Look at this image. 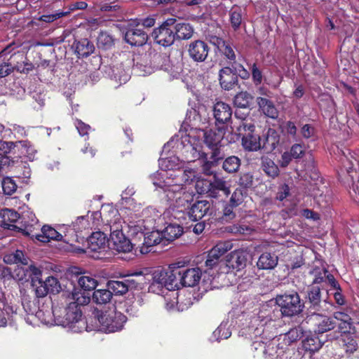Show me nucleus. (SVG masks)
I'll use <instances>...</instances> for the list:
<instances>
[{
  "label": "nucleus",
  "instance_id": "nucleus-40",
  "mask_svg": "<svg viewBox=\"0 0 359 359\" xmlns=\"http://www.w3.org/2000/svg\"><path fill=\"white\" fill-rule=\"evenodd\" d=\"M242 9L238 6H233L229 11V19L231 27L234 30H237L242 22Z\"/></svg>",
  "mask_w": 359,
  "mask_h": 359
},
{
  "label": "nucleus",
  "instance_id": "nucleus-49",
  "mask_svg": "<svg viewBox=\"0 0 359 359\" xmlns=\"http://www.w3.org/2000/svg\"><path fill=\"white\" fill-rule=\"evenodd\" d=\"M19 147H21V153L27 156L30 161L35 158L36 150L33 147L31 143L28 141H19L18 142Z\"/></svg>",
  "mask_w": 359,
  "mask_h": 359
},
{
  "label": "nucleus",
  "instance_id": "nucleus-46",
  "mask_svg": "<svg viewBox=\"0 0 359 359\" xmlns=\"http://www.w3.org/2000/svg\"><path fill=\"white\" fill-rule=\"evenodd\" d=\"M231 335V332L227 323H222L213 332V337L217 341L222 339H226Z\"/></svg>",
  "mask_w": 359,
  "mask_h": 359
},
{
  "label": "nucleus",
  "instance_id": "nucleus-29",
  "mask_svg": "<svg viewBox=\"0 0 359 359\" xmlns=\"http://www.w3.org/2000/svg\"><path fill=\"white\" fill-rule=\"evenodd\" d=\"M256 100L259 109L266 116L271 118H276L278 117V110L272 101L262 97H257Z\"/></svg>",
  "mask_w": 359,
  "mask_h": 359
},
{
  "label": "nucleus",
  "instance_id": "nucleus-7",
  "mask_svg": "<svg viewBox=\"0 0 359 359\" xmlns=\"http://www.w3.org/2000/svg\"><path fill=\"white\" fill-rule=\"evenodd\" d=\"M233 244L231 241H225L217 243L214 247L212 248L208 252L206 260L205 262V266L208 269H213L219 266L221 271V267L224 262H222L221 257L228 251L231 250Z\"/></svg>",
  "mask_w": 359,
  "mask_h": 359
},
{
  "label": "nucleus",
  "instance_id": "nucleus-52",
  "mask_svg": "<svg viewBox=\"0 0 359 359\" xmlns=\"http://www.w3.org/2000/svg\"><path fill=\"white\" fill-rule=\"evenodd\" d=\"M339 332L341 333L340 337L343 334H351L355 333V327L353 326L352 319L349 320H344L342 322H337Z\"/></svg>",
  "mask_w": 359,
  "mask_h": 359
},
{
  "label": "nucleus",
  "instance_id": "nucleus-35",
  "mask_svg": "<svg viewBox=\"0 0 359 359\" xmlns=\"http://www.w3.org/2000/svg\"><path fill=\"white\" fill-rule=\"evenodd\" d=\"M262 168L263 171L272 178L279 175V168L273 160L267 156H262L261 158Z\"/></svg>",
  "mask_w": 359,
  "mask_h": 359
},
{
  "label": "nucleus",
  "instance_id": "nucleus-8",
  "mask_svg": "<svg viewBox=\"0 0 359 359\" xmlns=\"http://www.w3.org/2000/svg\"><path fill=\"white\" fill-rule=\"evenodd\" d=\"M176 19L169 18L158 27L155 28L151 34L155 42L164 47L172 45L175 41L172 26Z\"/></svg>",
  "mask_w": 359,
  "mask_h": 359
},
{
  "label": "nucleus",
  "instance_id": "nucleus-27",
  "mask_svg": "<svg viewBox=\"0 0 359 359\" xmlns=\"http://www.w3.org/2000/svg\"><path fill=\"white\" fill-rule=\"evenodd\" d=\"M75 53L79 57H86L92 54L95 50V46L92 42L87 39H82L79 41H75L73 43Z\"/></svg>",
  "mask_w": 359,
  "mask_h": 359
},
{
  "label": "nucleus",
  "instance_id": "nucleus-28",
  "mask_svg": "<svg viewBox=\"0 0 359 359\" xmlns=\"http://www.w3.org/2000/svg\"><path fill=\"white\" fill-rule=\"evenodd\" d=\"M129 70V69H126L122 65L113 66L109 68V75L111 79L120 84L126 83L130 77Z\"/></svg>",
  "mask_w": 359,
  "mask_h": 359
},
{
  "label": "nucleus",
  "instance_id": "nucleus-23",
  "mask_svg": "<svg viewBox=\"0 0 359 359\" xmlns=\"http://www.w3.org/2000/svg\"><path fill=\"white\" fill-rule=\"evenodd\" d=\"M279 141L280 136L278 132L273 128H269L266 134L263 135L262 148L264 149L268 152H271L276 148Z\"/></svg>",
  "mask_w": 359,
  "mask_h": 359
},
{
  "label": "nucleus",
  "instance_id": "nucleus-18",
  "mask_svg": "<svg viewBox=\"0 0 359 359\" xmlns=\"http://www.w3.org/2000/svg\"><path fill=\"white\" fill-rule=\"evenodd\" d=\"M213 115L216 123L224 124L228 123L232 116V109L226 103L217 102L213 107Z\"/></svg>",
  "mask_w": 359,
  "mask_h": 359
},
{
  "label": "nucleus",
  "instance_id": "nucleus-33",
  "mask_svg": "<svg viewBox=\"0 0 359 359\" xmlns=\"http://www.w3.org/2000/svg\"><path fill=\"white\" fill-rule=\"evenodd\" d=\"M161 232L165 242L172 241L183 233V228L177 224H170Z\"/></svg>",
  "mask_w": 359,
  "mask_h": 359
},
{
  "label": "nucleus",
  "instance_id": "nucleus-13",
  "mask_svg": "<svg viewBox=\"0 0 359 359\" xmlns=\"http://www.w3.org/2000/svg\"><path fill=\"white\" fill-rule=\"evenodd\" d=\"M36 285V294L43 297L48 293H58L61 287L58 280L53 276H48L45 281L39 280Z\"/></svg>",
  "mask_w": 359,
  "mask_h": 359
},
{
  "label": "nucleus",
  "instance_id": "nucleus-38",
  "mask_svg": "<svg viewBox=\"0 0 359 359\" xmlns=\"http://www.w3.org/2000/svg\"><path fill=\"white\" fill-rule=\"evenodd\" d=\"M196 172L192 169H185L182 171L178 170L177 175H174V177H169L174 179V184L189 183L191 182L195 177Z\"/></svg>",
  "mask_w": 359,
  "mask_h": 359
},
{
  "label": "nucleus",
  "instance_id": "nucleus-44",
  "mask_svg": "<svg viewBox=\"0 0 359 359\" xmlns=\"http://www.w3.org/2000/svg\"><path fill=\"white\" fill-rule=\"evenodd\" d=\"M339 341L341 346L345 348L346 352L353 353L358 349V344L356 340L351 336V334H343L340 337Z\"/></svg>",
  "mask_w": 359,
  "mask_h": 359
},
{
  "label": "nucleus",
  "instance_id": "nucleus-12",
  "mask_svg": "<svg viewBox=\"0 0 359 359\" xmlns=\"http://www.w3.org/2000/svg\"><path fill=\"white\" fill-rule=\"evenodd\" d=\"M140 25V23L138 22L136 27L130 26L125 33V41L133 46H142L148 40V34L138 27Z\"/></svg>",
  "mask_w": 359,
  "mask_h": 359
},
{
  "label": "nucleus",
  "instance_id": "nucleus-48",
  "mask_svg": "<svg viewBox=\"0 0 359 359\" xmlns=\"http://www.w3.org/2000/svg\"><path fill=\"white\" fill-rule=\"evenodd\" d=\"M97 44L99 48L109 49L114 46V39L108 33L102 32L97 37Z\"/></svg>",
  "mask_w": 359,
  "mask_h": 359
},
{
  "label": "nucleus",
  "instance_id": "nucleus-45",
  "mask_svg": "<svg viewBox=\"0 0 359 359\" xmlns=\"http://www.w3.org/2000/svg\"><path fill=\"white\" fill-rule=\"evenodd\" d=\"M224 145L219 144L216 147H212L208 148L210 151L206 153L208 156L209 155V158L212 160L213 162L218 163L220 160H222L225 156L224 151Z\"/></svg>",
  "mask_w": 359,
  "mask_h": 359
},
{
  "label": "nucleus",
  "instance_id": "nucleus-47",
  "mask_svg": "<svg viewBox=\"0 0 359 359\" xmlns=\"http://www.w3.org/2000/svg\"><path fill=\"white\" fill-rule=\"evenodd\" d=\"M78 284L84 290H93L97 287V281L90 276H82L79 278Z\"/></svg>",
  "mask_w": 359,
  "mask_h": 359
},
{
  "label": "nucleus",
  "instance_id": "nucleus-15",
  "mask_svg": "<svg viewBox=\"0 0 359 359\" xmlns=\"http://www.w3.org/2000/svg\"><path fill=\"white\" fill-rule=\"evenodd\" d=\"M179 159L177 157L171 156L169 158H160L158 160L159 167L162 170V172H157L154 174L151 178L152 182H154V176L156 175H160L158 177L156 178V180L158 179L161 180H166L167 177H174L172 174H170V177L168 176L167 170H175L180 168L179 166Z\"/></svg>",
  "mask_w": 359,
  "mask_h": 359
},
{
  "label": "nucleus",
  "instance_id": "nucleus-55",
  "mask_svg": "<svg viewBox=\"0 0 359 359\" xmlns=\"http://www.w3.org/2000/svg\"><path fill=\"white\" fill-rule=\"evenodd\" d=\"M299 355L293 350H280L276 357L273 359H298Z\"/></svg>",
  "mask_w": 359,
  "mask_h": 359
},
{
  "label": "nucleus",
  "instance_id": "nucleus-11",
  "mask_svg": "<svg viewBox=\"0 0 359 359\" xmlns=\"http://www.w3.org/2000/svg\"><path fill=\"white\" fill-rule=\"evenodd\" d=\"M187 51L189 56L194 62H201L206 60L210 48L205 41L196 40L189 43Z\"/></svg>",
  "mask_w": 359,
  "mask_h": 359
},
{
  "label": "nucleus",
  "instance_id": "nucleus-60",
  "mask_svg": "<svg viewBox=\"0 0 359 359\" xmlns=\"http://www.w3.org/2000/svg\"><path fill=\"white\" fill-rule=\"evenodd\" d=\"M252 76L254 83L257 86L259 85L262 81V73L257 67V65L254 63L252 66Z\"/></svg>",
  "mask_w": 359,
  "mask_h": 359
},
{
  "label": "nucleus",
  "instance_id": "nucleus-57",
  "mask_svg": "<svg viewBox=\"0 0 359 359\" xmlns=\"http://www.w3.org/2000/svg\"><path fill=\"white\" fill-rule=\"evenodd\" d=\"M203 161V163L202 165V170L204 174L207 175H211L212 174V168L215 166L217 163L213 162L212 160L208 159V157L207 156V158H201Z\"/></svg>",
  "mask_w": 359,
  "mask_h": 359
},
{
  "label": "nucleus",
  "instance_id": "nucleus-21",
  "mask_svg": "<svg viewBox=\"0 0 359 359\" xmlns=\"http://www.w3.org/2000/svg\"><path fill=\"white\" fill-rule=\"evenodd\" d=\"M88 249L92 252H97L104 249L108 240L106 235L101 231L93 232L88 238Z\"/></svg>",
  "mask_w": 359,
  "mask_h": 359
},
{
  "label": "nucleus",
  "instance_id": "nucleus-3",
  "mask_svg": "<svg viewBox=\"0 0 359 359\" xmlns=\"http://www.w3.org/2000/svg\"><path fill=\"white\" fill-rule=\"evenodd\" d=\"M180 278V268L179 267L156 271L153 274L149 291L159 293L163 287L170 291L178 290L181 287Z\"/></svg>",
  "mask_w": 359,
  "mask_h": 359
},
{
  "label": "nucleus",
  "instance_id": "nucleus-25",
  "mask_svg": "<svg viewBox=\"0 0 359 359\" xmlns=\"http://www.w3.org/2000/svg\"><path fill=\"white\" fill-rule=\"evenodd\" d=\"M242 145L245 150L256 151L262 148V139L253 133H245L242 137Z\"/></svg>",
  "mask_w": 359,
  "mask_h": 359
},
{
  "label": "nucleus",
  "instance_id": "nucleus-32",
  "mask_svg": "<svg viewBox=\"0 0 359 359\" xmlns=\"http://www.w3.org/2000/svg\"><path fill=\"white\" fill-rule=\"evenodd\" d=\"M277 264L278 257L269 252L262 254L257 263L258 268L262 269H272Z\"/></svg>",
  "mask_w": 359,
  "mask_h": 359
},
{
  "label": "nucleus",
  "instance_id": "nucleus-14",
  "mask_svg": "<svg viewBox=\"0 0 359 359\" xmlns=\"http://www.w3.org/2000/svg\"><path fill=\"white\" fill-rule=\"evenodd\" d=\"M107 287L111 291V294L121 296L125 294L129 289L136 287L133 279L110 280L107 283Z\"/></svg>",
  "mask_w": 359,
  "mask_h": 359
},
{
  "label": "nucleus",
  "instance_id": "nucleus-4",
  "mask_svg": "<svg viewBox=\"0 0 359 359\" xmlns=\"http://www.w3.org/2000/svg\"><path fill=\"white\" fill-rule=\"evenodd\" d=\"M93 314L99 322L100 329L105 332H115L122 330L127 320L126 316L117 311L114 306L104 310L96 309Z\"/></svg>",
  "mask_w": 359,
  "mask_h": 359
},
{
  "label": "nucleus",
  "instance_id": "nucleus-51",
  "mask_svg": "<svg viewBox=\"0 0 359 359\" xmlns=\"http://www.w3.org/2000/svg\"><path fill=\"white\" fill-rule=\"evenodd\" d=\"M247 194L245 189L243 188H237L235 189L230 198V203L232 206H238L243 201Z\"/></svg>",
  "mask_w": 359,
  "mask_h": 359
},
{
  "label": "nucleus",
  "instance_id": "nucleus-58",
  "mask_svg": "<svg viewBox=\"0 0 359 359\" xmlns=\"http://www.w3.org/2000/svg\"><path fill=\"white\" fill-rule=\"evenodd\" d=\"M15 147H19L18 142L15 143L13 142H0V151L4 155L10 153Z\"/></svg>",
  "mask_w": 359,
  "mask_h": 359
},
{
  "label": "nucleus",
  "instance_id": "nucleus-10",
  "mask_svg": "<svg viewBox=\"0 0 359 359\" xmlns=\"http://www.w3.org/2000/svg\"><path fill=\"white\" fill-rule=\"evenodd\" d=\"M248 254L246 252L238 250L231 252L226 256L223 267H221V272L229 273L234 270L241 271L246 266Z\"/></svg>",
  "mask_w": 359,
  "mask_h": 359
},
{
  "label": "nucleus",
  "instance_id": "nucleus-16",
  "mask_svg": "<svg viewBox=\"0 0 359 359\" xmlns=\"http://www.w3.org/2000/svg\"><path fill=\"white\" fill-rule=\"evenodd\" d=\"M218 79L221 88L230 90L238 85V79L229 66L222 68L219 72Z\"/></svg>",
  "mask_w": 359,
  "mask_h": 359
},
{
  "label": "nucleus",
  "instance_id": "nucleus-22",
  "mask_svg": "<svg viewBox=\"0 0 359 359\" xmlns=\"http://www.w3.org/2000/svg\"><path fill=\"white\" fill-rule=\"evenodd\" d=\"M175 40H189L194 33V29L187 22H175L172 26Z\"/></svg>",
  "mask_w": 359,
  "mask_h": 359
},
{
  "label": "nucleus",
  "instance_id": "nucleus-56",
  "mask_svg": "<svg viewBox=\"0 0 359 359\" xmlns=\"http://www.w3.org/2000/svg\"><path fill=\"white\" fill-rule=\"evenodd\" d=\"M283 130L292 138L297 140V128L292 121H287L283 124Z\"/></svg>",
  "mask_w": 359,
  "mask_h": 359
},
{
  "label": "nucleus",
  "instance_id": "nucleus-39",
  "mask_svg": "<svg viewBox=\"0 0 359 359\" xmlns=\"http://www.w3.org/2000/svg\"><path fill=\"white\" fill-rule=\"evenodd\" d=\"M241 166V159L236 156H231L225 158L222 163V168L228 173L236 172Z\"/></svg>",
  "mask_w": 359,
  "mask_h": 359
},
{
  "label": "nucleus",
  "instance_id": "nucleus-43",
  "mask_svg": "<svg viewBox=\"0 0 359 359\" xmlns=\"http://www.w3.org/2000/svg\"><path fill=\"white\" fill-rule=\"evenodd\" d=\"M196 188L200 194H207L208 196L215 198V191H212L211 181L208 180H198Z\"/></svg>",
  "mask_w": 359,
  "mask_h": 359
},
{
  "label": "nucleus",
  "instance_id": "nucleus-6",
  "mask_svg": "<svg viewBox=\"0 0 359 359\" xmlns=\"http://www.w3.org/2000/svg\"><path fill=\"white\" fill-rule=\"evenodd\" d=\"M276 304L280 307L283 316L293 317L300 314L304 308L299 294L292 291L278 294L275 298Z\"/></svg>",
  "mask_w": 359,
  "mask_h": 359
},
{
  "label": "nucleus",
  "instance_id": "nucleus-24",
  "mask_svg": "<svg viewBox=\"0 0 359 359\" xmlns=\"http://www.w3.org/2000/svg\"><path fill=\"white\" fill-rule=\"evenodd\" d=\"M162 242L165 243L162 232L153 231L151 232L147 233L144 236L143 246L140 248V252L142 254H146L149 252V247L158 245Z\"/></svg>",
  "mask_w": 359,
  "mask_h": 359
},
{
  "label": "nucleus",
  "instance_id": "nucleus-53",
  "mask_svg": "<svg viewBox=\"0 0 359 359\" xmlns=\"http://www.w3.org/2000/svg\"><path fill=\"white\" fill-rule=\"evenodd\" d=\"M255 130V125L251 122L248 121V120L243 119L241 120L239 126L237 128V131L240 135H243L245 133H253Z\"/></svg>",
  "mask_w": 359,
  "mask_h": 359
},
{
  "label": "nucleus",
  "instance_id": "nucleus-9",
  "mask_svg": "<svg viewBox=\"0 0 359 359\" xmlns=\"http://www.w3.org/2000/svg\"><path fill=\"white\" fill-rule=\"evenodd\" d=\"M306 320L314 327V332L318 334L330 331L337 326V322L333 318L316 313V311H310Z\"/></svg>",
  "mask_w": 359,
  "mask_h": 359
},
{
  "label": "nucleus",
  "instance_id": "nucleus-5",
  "mask_svg": "<svg viewBox=\"0 0 359 359\" xmlns=\"http://www.w3.org/2000/svg\"><path fill=\"white\" fill-rule=\"evenodd\" d=\"M195 138L189 133L188 135L180 131L179 134L171 139L168 144H175L178 149H181L187 161H195L201 158H207V154L203 151L201 146L195 142Z\"/></svg>",
  "mask_w": 359,
  "mask_h": 359
},
{
  "label": "nucleus",
  "instance_id": "nucleus-20",
  "mask_svg": "<svg viewBox=\"0 0 359 359\" xmlns=\"http://www.w3.org/2000/svg\"><path fill=\"white\" fill-rule=\"evenodd\" d=\"M114 236H115L108 239V244L111 249L118 252H128L132 250L133 245L124 234Z\"/></svg>",
  "mask_w": 359,
  "mask_h": 359
},
{
  "label": "nucleus",
  "instance_id": "nucleus-30",
  "mask_svg": "<svg viewBox=\"0 0 359 359\" xmlns=\"http://www.w3.org/2000/svg\"><path fill=\"white\" fill-rule=\"evenodd\" d=\"M308 303L310 304L309 307V311L311 309L318 311L320 307L321 293L318 286L313 285L308 289L307 291Z\"/></svg>",
  "mask_w": 359,
  "mask_h": 359
},
{
  "label": "nucleus",
  "instance_id": "nucleus-59",
  "mask_svg": "<svg viewBox=\"0 0 359 359\" xmlns=\"http://www.w3.org/2000/svg\"><path fill=\"white\" fill-rule=\"evenodd\" d=\"M290 194V187L288 185L284 184L278 187L277 194H276V199L280 201H283L285 198H286Z\"/></svg>",
  "mask_w": 359,
  "mask_h": 359
},
{
  "label": "nucleus",
  "instance_id": "nucleus-31",
  "mask_svg": "<svg viewBox=\"0 0 359 359\" xmlns=\"http://www.w3.org/2000/svg\"><path fill=\"white\" fill-rule=\"evenodd\" d=\"M35 236L38 241L43 243L49 242L50 240L62 241L63 238L61 233L48 225H44L41 228V234Z\"/></svg>",
  "mask_w": 359,
  "mask_h": 359
},
{
  "label": "nucleus",
  "instance_id": "nucleus-62",
  "mask_svg": "<svg viewBox=\"0 0 359 359\" xmlns=\"http://www.w3.org/2000/svg\"><path fill=\"white\" fill-rule=\"evenodd\" d=\"M76 128L81 136L88 135V130L90 129V126L86 124L81 120H76L75 121Z\"/></svg>",
  "mask_w": 359,
  "mask_h": 359
},
{
  "label": "nucleus",
  "instance_id": "nucleus-64",
  "mask_svg": "<svg viewBox=\"0 0 359 359\" xmlns=\"http://www.w3.org/2000/svg\"><path fill=\"white\" fill-rule=\"evenodd\" d=\"M13 71L11 65L6 62H0V78L5 77Z\"/></svg>",
  "mask_w": 359,
  "mask_h": 359
},
{
  "label": "nucleus",
  "instance_id": "nucleus-1",
  "mask_svg": "<svg viewBox=\"0 0 359 359\" xmlns=\"http://www.w3.org/2000/svg\"><path fill=\"white\" fill-rule=\"evenodd\" d=\"M159 175L154 176V185L156 188L163 189L168 200L177 209V211H188L194 196L187 191L181 184H174V179L167 178L165 180L161 179L156 180Z\"/></svg>",
  "mask_w": 359,
  "mask_h": 359
},
{
  "label": "nucleus",
  "instance_id": "nucleus-41",
  "mask_svg": "<svg viewBox=\"0 0 359 359\" xmlns=\"http://www.w3.org/2000/svg\"><path fill=\"white\" fill-rule=\"evenodd\" d=\"M212 191H215V198L217 196L219 191H222L225 194H229L230 191L227 186V182L223 177L215 175L213 181H211Z\"/></svg>",
  "mask_w": 359,
  "mask_h": 359
},
{
  "label": "nucleus",
  "instance_id": "nucleus-61",
  "mask_svg": "<svg viewBox=\"0 0 359 359\" xmlns=\"http://www.w3.org/2000/svg\"><path fill=\"white\" fill-rule=\"evenodd\" d=\"M290 154L294 158H300L304 154V149L303 145L300 144H294L290 149Z\"/></svg>",
  "mask_w": 359,
  "mask_h": 359
},
{
  "label": "nucleus",
  "instance_id": "nucleus-50",
  "mask_svg": "<svg viewBox=\"0 0 359 359\" xmlns=\"http://www.w3.org/2000/svg\"><path fill=\"white\" fill-rule=\"evenodd\" d=\"M3 191L6 195H12L17 190V184L9 177H4L1 182Z\"/></svg>",
  "mask_w": 359,
  "mask_h": 359
},
{
  "label": "nucleus",
  "instance_id": "nucleus-19",
  "mask_svg": "<svg viewBox=\"0 0 359 359\" xmlns=\"http://www.w3.org/2000/svg\"><path fill=\"white\" fill-rule=\"evenodd\" d=\"M210 208V203L208 201H198L190 206L187 213L190 219L198 221L208 213Z\"/></svg>",
  "mask_w": 359,
  "mask_h": 359
},
{
  "label": "nucleus",
  "instance_id": "nucleus-2",
  "mask_svg": "<svg viewBox=\"0 0 359 359\" xmlns=\"http://www.w3.org/2000/svg\"><path fill=\"white\" fill-rule=\"evenodd\" d=\"M52 314L56 323L68 327L74 332H81L85 328L86 323L81 318V312L76 302L69 303L67 308L53 304Z\"/></svg>",
  "mask_w": 359,
  "mask_h": 359
},
{
  "label": "nucleus",
  "instance_id": "nucleus-63",
  "mask_svg": "<svg viewBox=\"0 0 359 359\" xmlns=\"http://www.w3.org/2000/svg\"><path fill=\"white\" fill-rule=\"evenodd\" d=\"M252 179L250 173H244L240 177L239 184L244 188L250 187L252 184Z\"/></svg>",
  "mask_w": 359,
  "mask_h": 359
},
{
  "label": "nucleus",
  "instance_id": "nucleus-37",
  "mask_svg": "<svg viewBox=\"0 0 359 359\" xmlns=\"http://www.w3.org/2000/svg\"><path fill=\"white\" fill-rule=\"evenodd\" d=\"M112 298L111 291L107 289L95 290L93 294L92 300L97 304H106Z\"/></svg>",
  "mask_w": 359,
  "mask_h": 359
},
{
  "label": "nucleus",
  "instance_id": "nucleus-54",
  "mask_svg": "<svg viewBox=\"0 0 359 359\" xmlns=\"http://www.w3.org/2000/svg\"><path fill=\"white\" fill-rule=\"evenodd\" d=\"M221 51L222 54L230 60V62L236 60V54L233 47L228 43L223 41L222 46H221Z\"/></svg>",
  "mask_w": 359,
  "mask_h": 359
},
{
  "label": "nucleus",
  "instance_id": "nucleus-42",
  "mask_svg": "<svg viewBox=\"0 0 359 359\" xmlns=\"http://www.w3.org/2000/svg\"><path fill=\"white\" fill-rule=\"evenodd\" d=\"M253 100V96L245 91L238 93L234 97V104L239 108H247Z\"/></svg>",
  "mask_w": 359,
  "mask_h": 359
},
{
  "label": "nucleus",
  "instance_id": "nucleus-34",
  "mask_svg": "<svg viewBox=\"0 0 359 359\" xmlns=\"http://www.w3.org/2000/svg\"><path fill=\"white\" fill-rule=\"evenodd\" d=\"M4 261L8 264H21L22 265H27L29 258L25 256L22 250H17L13 252L6 255L4 257Z\"/></svg>",
  "mask_w": 359,
  "mask_h": 359
},
{
  "label": "nucleus",
  "instance_id": "nucleus-26",
  "mask_svg": "<svg viewBox=\"0 0 359 359\" xmlns=\"http://www.w3.org/2000/svg\"><path fill=\"white\" fill-rule=\"evenodd\" d=\"M203 135L204 138V143L208 148L216 147L222 144L223 140V134L222 130H218V132L210 130L208 131L200 130L198 136Z\"/></svg>",
  "mask_w": 359,
  "mask_h": 359
},
{
  "label": "nucleus",
  "instance_id": "nucleus-36",
  "mask_svg": "<svg viewBox=\"0 0 359 359\" xmlns=\"http://www.w3.org/2000/svg\"><path fill=\"white\" fill-rule=\"evenodd\" d=\"M111 214L115 217L114 219H107V225L109 226L110 231V237L115 236L114 235L119 236V234H123L122 232V224L119 215H118L117 210H112Z\"/></svg>",
  "mask_w": 359,
  "mask_h": 359
},
{
  "label": "nucleus",
  "instance_id": "nucleus-17",
  "mask_svg": "<svg viewBox=\"0 0 359 359\" xmlns=\"http://www.w3.org/2000/svg\"><path fill=\"white\" fill-rule=\"evenodd\" d=\"M202 272L199 268L180 269V285L184 287H194L201 278Z\"/></svg>",
  "mask_w": 359,
  "mask_h": 359
}]
</instances>
